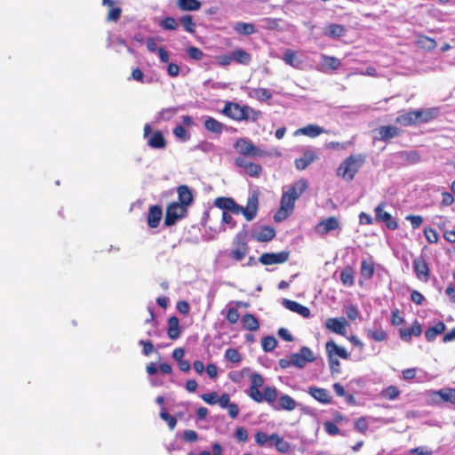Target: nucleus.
I'll return each mask as SVG.
<instances>
[{"label": "nucleus", "instance_id": "obj_1", "mask_svg": "<svg viewBox=\"0 0 455 455\" xmlns=\"http://www.w3.org/2000/svg\"><path fill=\"white\" fill-rule=\"evenodd\" d=\"M307 181L304 179H300L283 193L280 207L274 216L276 222L283 221L292 213L296 201L307 190Z\"/></svg>", "mask_w": 455, "mask_h": 455}, {"label": "nucleus", "instance_id": "obj_2", "mask_svg": "<svg viewBox=\"0 0 455 455\" xmlns=\"http://www.w3.org/2000/svg\"><path fill=\"white\" fill-rule=\"evenodd\" d=\"M251 385L248 395L256 403L266 402L268 404L275 403L278 397V390L274 386H267L263 389V393L259 388L264 385V378L258 372H253L250 376Z\"/></svg>", "mask_w": 455, "mask_h": 455}, {"label": "nucleus", "instance_id": "obj_3", "mask_svg": "<svg viewBox=\"0 0 455 455\" xmlns=\"http://www.w3.org/2000/svg\"><path fill=\"white\" fill-rule=\"evenodd\" d=\"M222 113L229 118L235 121H251L256 122L260 112L249 106H241L238 103L227 102L222 109Z\"/></svg>", "mask_w": 455, "mask_h": 455}, {"label": "nucleus", "instance_id": "obj_4", "mask_svg": "<svg viewBox=\"0 0 455 455\" xmlns=\"http://www.w3.org/2000/svg\"><path fill=\"white\" fill-rule=\"evenodd\" d=\"M365 160L366 156L363 154L349 156L338 167L337 175L348 182L352 181Z\"/></svg>", "mask_w": 455, "mask_h": 455}, {"label": "nucleus", "instance_id": "obj_5", "mask_svg": "<svg viewBox=\"0 0 455 455\" xmlns=\"http://www.w3.org/2000/svg\"><path fill=\"white\" fill-rule=\"evenodd\" d=\"M327 359L331 376L340 372V363L337 357L347 360L348 352L342 347L338 346L333 340H329L325 344Z\"/></svg>", "mask_w": 455, "mask_h": 455}, {"label": "nucleus", "instance_id": "obj_6", "mask_svg": "<svg viewBox=\"0 0 455 455\" xmlns=\"http://www.w3.org/2000/svg\"><path fill=\"white\" fill-rule=\"evenodd\" d=\"M232 246L228 258L235 261L243 260L250 250L247 243V234L245 232L237 233L233 239Z\"/></svg>", "mask_w": 455, "mask_h": 455}, {"label": "nucleus", "instance_id": "obj_7", "mask_svg": "<svg viewBox=\"0 0 455 455\" xmlns=\"http://www.w3.org/2000/svg\"><path fill=\"white\" fill-rule=\"evenodd\" d=\"M235 148L243 156L259 158L267 155L264 150L255 146L251 140L243 138L238 139L236 140Z\"/></svg>", "mask_w": 455, "mask_h": 455}, {"label": "nucleus", "instance_id": "obj_8", "mask_svg": "<svg viewBox=\"0 0 455 455\" xmlns=\"http://www.w3.org/2000/svg\"><path fill=\"white\" fill-rule=\"evenodd\" d=\"M143 132L144 138L148 140L147 143L149 148L162 149L166 147L167 142L161 131L157 130L152 132L151 126L147 124L144 126Z\"/></svg>", "mask_w": 455, "mask_h": 455}, {"label": "nucleus", "instance_id": "obj_9", "mask_svg": "<svg viewBox=\"0 0 455 455\" xmlns=\"http://www.w3.org/2000/svg\"><path fill=\"white\" fill-rule=\"evenodd\" d=\"M188 214V209L178 204L171 203L166 208L164 225L166 227L173 226L179 220L185 218Z\"/></svg>", "mask_w": 455, "mask_h": 455}, {"label": "nucleus", "instance_id": "obj_10", "mask_svg": "<svg viewBox=\"0 0 455 455\" xmlns=\"http://www.w3.org/2000/svg\"><path fill=\"white\" fill-rule=\"evenodd\" d=\"M291 363L297 368H303L307 363L315 360V355L308 347H302L299 353L291 354Z\"/></svg>", "mask_w": 455, "mask_h": 455}, {"label": "nucleus", "instance_id": "obj_11", "mask_svg": "<svg viewBox=\"0 0 455 455\" xmlns=\"http://www.w3.org/2000/svg\"><path fill=\"white\" fill-rule=\"evenodd\" d=\"M290 251H283L280 252H264L260 255L259 260L262 265L269 266L282 264L289 259Z\"/></svg>", "mask_w": 455, "mask_h": 455}, {"label": "nucleus", "instance_id": "obj_12", "mask_svg": "<svg viewBox=\"0 0 455 455\" xmlns=\"http://www.w3.org/2000/svg\"><path fill=\"white\" fill-rule=\"evenodd\" d=\"M385 205L386 204L384 202H381L375 208V219L377 221L384 222L388 229L395 230L398 228V223L389 212L384 211Z\"/></svg>", "mask_w": 455, "mask_h": 455}, {"label": "nucleus", "instance_id": "obj_13", "mask_svg": "<svg viewBox=\"0 0 455 455\" xmlns=\"http://www.w3.org/2000/svg\"><path fill=\"white\" fill-rule=\"evenodd\" d=\"M412 267L416 277L422 281L427 282L430 275V269L426 259L422 257L416 258L412 260Z\"/></svg>", "mask_w": 455, "mask_h": 455}, {"label": "nucleus", "instance_id": "obj_14", "mask_svg": "<svg viewBox=\"0 0 455 455\" xmlns=\"http://www.w3.org/2000/svg\"><path fill=\"white\" fill-rule=\"evenodd\" d=\"M214 206L224 212H230L234 214H240V205L231 197L220 196L213 202Z\"/></svg>", "mask_w": 455, "mask_h": 455}, {"label": "nucleus", "instance_id": "obj_15", "mask_svg": "<svg viewBox=\"0 0 455 455\" xmlns=\"http://www.w3.org/2000/svg\"><path fill=\"white\" fill-rule=\"evenodd\" d=\"M339 228L340 223L339 220L336 217L331 216L317 223L315 230L318 235H325L329 232L339 229Z\"/></svg>", "mask_w": 455, "mask_h": 455}, {"label": "nucleus", "instance_id": "obj_16", "mask_svg": "<svg viewBox=\"0 0 455 455\" xmlns=\"http://www.w3.org/2000/svg\"><path fill=\"white\" fill-rule=\"evenodd\" d=\"M422 333V326L418 320H415L411 326L403 327L399 330L400 339L405 342H410L411 338L419 337Z\"/></svg>", "mask_w": 455, "mask_h": 455}, {"label": "nucleus", "instance_id": "obj_17", "mask_svg": "<svg viewBox=\"0 0 455 455\" xmlns=\"http://www.w3.org/2000/svg\"><path fill=\"white\" fill-rule=\"evenodd\" d=\"M318 158L316 151L306 149L300 157L295 159L294 164L298 170L303 171Z\"/></svg>", "mask_w": 455, "mask_h": 455}, {"label": "nucleus", "instance_id": "obj_18", "mask_svg": "<svg viewBox=\"0 0 455 455\" xmlns=\"http://www.w3.org/2000/svg\"><path fill=\"white\" fill-rule=\"evenodd\" d=\"M235 164L243 169L251 177H259L262 172L261 165L247 161L244 157H236Z\"/></svg>", "mask_w": 455, "mask_h": 455}, {"label": "nucleus", "instance_id": "obj_19", "mask_svg": "<svg viewBox=\"0 0 455 455\" xmlns=\"http://www.w3.org/2000/svg\"><path fill=\"white\" fill-rule=\"evenodd\" d=\"M258 204V196L256 195L251 196L249 197L245 208L240 205V214L242 213L247 221L252 220L257 215Z\"/></svg>", "mask_w": 455, "mask_h": 455}, {"label": "nucleus", "instance_id": "obj_20", "mask_svg": "<svg viewBox=\"0 0 455 455\" xmlns=\"http://www.w3.org/2000/svg\"><path fill=\"white\" fill-rule=\"evenodd\" d=\"M347 324V323L345 318L332 317V318L327 319V321L325 323V327L336 334L344 336L347 333V329H346Z\"/></svg>", "mask_w": 455, "mask_h": 455}, {"label": "nucleus", "instance_id": "obj_21", "mask_svg": "<svg viewBox=\"0 0 455 455\" xmlns=\"http://www.w3.org/2000/svg\"><path fill=\"white\" fill-rule=\"evenodd\" d=\"M163 217V211L159 205H150L147 215V223L150 228H156L159 226Z\"/></svg>", "mask_w": 455, "mask_h": 455}, {"label": "nucleus", "instance_id": "obj_22", "mask_svg": "<svg viewBox=\"0 0 455 455\" xmlns=\"http://www.w3.org/2000/svg\"><path fill=\"white\" fill-rule=\"evenodd\" d=\"M275 235L276 233L274 228L262 226L252 233V237L258 242L266 243L271 241Z\"/></svg>", "mask_w": 455, "mask_h": 455}, {"label": "nucleus", "instance_id": "obj_23", "mask_svg": "<svg viewBox=\"0 0 455 455\" xmlns=\"http://www.w3.org/2000/svg\"><path fill=\"white\" fill-rule=\"evenodd\" d=\"M178 202L173 203L182 205L187 209L192 204L193 195L192 191L189 189L188 186L181 185L178 188Z\"/></svg>", "mask_w": 455, "mask_h": 455}, {"label": "nucleus", "instance_id": "obj_24", "mask_svg": "<svg viewBox=\"0 0 455 455\" xmlns=\"http://www.w3.org/2000/svg\"><path fill=\"white\" fill-rule=\"evenodd\" d=\"M275 410L293 411L296 408V401L288 395H282L278 398L277 404H270Z\"/></svg>", "mask_w": 455, "mask_h": 455}, {"label": "nucleus", "instance_id": "obj_25", "mask_svg": "<svg viewBox=\"0 0 455 455\" xmlns=\"http://www.w3.org/2000/svg\"><path fill=\"white\" fill-rule=\"evenodd\" d=\"M283 305L289 310L295 312L303 317H309L310 316V309L301 304H299L297 301L290 300L287 299H284L283 301Z\"/></svg>", "mask_w": 455, "mask_h": 455}, {"label": "nucleus", "instance_id": "obj_26", "mask_svg": "<svg viewBox=\"0 0 455 455\" xmlns=\"http://www.w3.org/2000/svg\"><path fill=\"white\" fill-rule=\"evenodd\" d=\"M181 334V330L180 326V321L177 316L172 315L169 317L167 322V335L172 339L176 340L180 338Z\"/></svg>", "mask_w": 455, "mask_h": 455}, {"label": "nucleus", "instance_id": "obj_27", "mask_svg": "<svg viewBox=\"0 0 455 455\" xmlns=\"http://www.w3.org/2000/svg\"><path fill=\"white\" fill-rule=\"evenodd\" d=\"M439 113V109L437 108H427V109H418L417 110V124L422 123L427 124L433 121Z\"/></svg>", "mask_w": 455, "mask_h": 455}, {"label": "nucleus", "instance_id": "obj_28", "mask_svg": "<svg viewBox=\"0 0 455 455\" xmlns=\"http://www.w3.org/2000/svg\"><path fill=\"white\" fill-rule=\"evenodd\" d=\"M446 330V325L443 322L440 321L434 326L428 327L425 331V339L427 342H433L436 337L443 334Z\"/></svg>", "mask_w": 455, "mask_h": 455}, {"label": "nucleus", "instance_id": "obj_29", "mask_svg": "<svg viewBox=\"0 0 455 455\" xmlns=\"http://www.w3.org/2000/svg\"><path fill=\"white\" fill-rule=\"evenodd\" d=\"M378 132L379 134V140H380L382 141H387L390 139L397 137L401 133V130L398 127L393 126V125L380 126L378 129Z\"/></svg>", "mask_w": 455, "mask_h": 455}, {"label": "nucleus", "instance_id": "obj_30", "mask_svg": "<svg viewBox=\"0 0 455 455\" xmlns=\"http://www.w3.org/2000/svg\"><path fill=\"white\" fill-rule=\"evenodd\" d=\"M308 394L322 403L328 404L331 402V395L324 388L311 387L308 389Z\"/></svg>", "mask_w": 455, "mask_h": 455}, {"label": "nucleus", "instance_id": "obj_31", "mask_svg": "<svg viewBox=\"0 0 455 455\" xmlns=\"http://www.w3.org/2000/svg\"><path fill=\"white\" fill-rule=\"evenodd\" d=\"M233 61L239 65L248 66L251 62V55L242 48L232 51Z\"/></svg>", "mask_w": 455, "mask_h": 455}, {"label": "nucleus", "instance_id": "obj_32", "mask_svg": "<svg viewBox=\"0 0 455 455\" xmlns=\"http://www.w3.org/2000/svg\"><path fill=\"white\" fill-rule=\"evenodd\" d=\"M395 123L403 126H412L417 124V110L409 111L398 116L395 119Z\"/></svg>", "mask_w": 455, "mask_h": 455}, {"label": "nucleus", "instance_id": "obj_33", "mask_svg": "<svg viewBox=\"0 0 455 455\" xmlns=\"http://www.w3.org/2000/svg\"><path fill=\"white\" fill-rule=\"evenodd\" d=\"M375 267L374 262L371 258L368 259H363L361 262L360 273L365 280H370L374 275Z\"/></svg>", "mask_w": 455, "mask_h": 455}, {"label": "nucleus", "instance_id": "obj_34", "mask_svg": "<svg viewBox=\"0 0 455 455\" xmlns=\"http://www.w3.org/2000/svg\"><path fill=\"white\" fill-rule=\"evenodd\" d=\"M204 128L210 132L221 134L224 124L212 116H207L204 120Z\"/></svg>", "mask_w": 455, "mask_h": 455}, {"label": "nucleus", "instance_id": "obj_35", "mask_svg": "<svg viewBox=\"0 0 455 455\" xmlns=\"http://www.w3.org/2000/svg\"><path fill=\"white\" fill-rule=\"evenodd\" d=\"M323 132V129L315 124H307L296 131L297 134H302L310 138H315Z\"/></svg>", "mask_w": 455, "mask_h": 455}, {"label": "nucleus", "instance_id": "obj_36", "mask_svg": "<svg viewBox=\"0 0 455 455\" xmlns=\"http://www.w3.org/2000/svg\"><path fill=\"white\" fill-rule=\"evenodd\" d=\"M271 441L274 443L276 450L281 453H288L291 449V444L284 441L278 434L273 433L270 435Z\"/></svg>", "mask_w": 455, "mask_h": 455}, {"label": "nucleus", "instance_id": "obj_37", "mask_svg": "<svg viewBox=\"0 0 455 455\" xmlns=\"http://www.w3.org/2000/svg\"><path fill=\"white\" fill-rule=\"evenodd\" d=\"M242 323L245 330L254 331L259 328V320L254 315L247 313L242 317Z\"/></svg>", "mask_w": 455, "mask_h": 455}, {"label": "nucleus", "instance_id": "obj_38", "mask_svg": "<svg viewBox=\"0 0 455 455\" xmlns=\"http://www.w3.org/2000/svg\"><path fill=\"white\" fill-rule=\"evenodd\" d=\"M234 30L239 35L251 36L257 32V29L252 23L236 22L234 25Z\"/></svg>", "mask_w": 455, "mask_h": 455}, {"label": "nucleus", "instance_id": "obj_39", "mask_svg": "<svg viewBox=\"0 0 455 455\" xmlns=\"http://www.w3.org/2000/svg\"><path fill=\"white\" fill-rule=\"evenodd\" d=\"M355 271L352 267L347 266L342 269L340 272V281L341 283L347 287H351L355 283L354 280Z\"/></svg>", "mask_w": 455, "mask_h": 455}, {"label": "nucleus", "instance_id": "obj_40", "mask_svg": "<svg viewBox=\"0 0 455 455\" xmlns=\"http://www.w3.org/2000/svg\"><path fill=\"white\" fill-rule=\"evenodd\" d=\"M178 7L182 11H197L201 8V2L198 0H177Z\"/></svg>", "mask_w": 455, "mask_h": 455}, {"label": "nucleus", "instance_id": "obj_41", "mask_svg": "<svg viewBox=\"0 0 455 455\" xmlns=\"http://www.w3.org/2000/svg\"><path fill=\"white\" fill-rule=\"evenodd\" d=\"M184 30L188 33L194 34L196 32V24L194 21L193 16L190 14L183 15L179 20Z\"/></svg>", "mask_w": 455, "mask_h": 455}, {"label": "nucleus", "instance_id": "obj_42", "mask_svg": "<svg viewBox=\"0 0 455 455\" xmlns=\"http://www.w3.org/2000/svg\"><path fill=\"white\" fill-rule=\"evenodd\" d=\"M346 34V28L343 25L330 24L326 28L325 35L330 37H341Z\"/></svg>", "mask_w": 455, "mask_h": 455}, {"label": "nucleus", "instance_id": "obj_43", "mask_svg": "<svg viewBox=\"0 0 455 455\" xmlns=\"http://www.w3.org/2000/svg\"><path fill=\"white\" fill-rule=\"evenodd\" d=\"M366 334L368 338L377 342L384 341L387 338L386 331L381 327L367 330Z\"/></svg>", "mask_w": 455, "mask_h": 455}, {"label": "nucleus", "instance_id": "obj_44", "mask_svg": "<svg viewBox=\"0 0 455 455\" xmlns=\"http://www.w3.org/2000/svg\"><path fill=\"white\" fill-rule=\"evenodd\" d=\"M400 393L401 392L396 386H388L381 391L380 395L384 399L393 401L398 398Z\"/></svg>", "mask_w": 455, "mask_h": 455}, {"label": "nucleus", "instance_id": "obj_45", "mask_svg": "<svg viewBox=\"0 0 455 455\" xmlns=\"http://www.w3.org/2000/svg\"><path fill=\"white\" fill-rule=\"evenodd\" d=\"M323 63L331 70H337L341 66L340 60L333 56L322 55Z\"/></svg>", "mask_w": 455, "mask_h": 455}, {"label": "nucleus", "instance_id": "obj_46", "mask_svg": "<svg viewBox=\"0 0 455 455\" xmlns=\"http://www.w3.org/2000/svg\"><path fill=\"white\" fill-rule=\"evenodd\" d=\"M224 357L227 361L233 363H239L242 361V355L236 348L229 347L225 351Z\"/></svg>", "mask_w": 455, "mask_h": 455}, {"label": "nucleus", "instance_id": "obj_47", "mask_svg": "<svg viewBox=\"0 0 455 455\" xmlns=\"http://www.w3.org/2000/svg\"><path fill=\"white\" fill-rule=\"evenodd\" d=\"M283 60L289 66L293 68H298L299 62H296V52L291 49H288L284 52L283 55Z\"/></svg>", "mask_w": 455, "mask_h": 455}, {"label": "nucleus", "instance_id": "obj_48", "mask_svg": "<svg viewBox=\"0 0 455 455\" xmlns=\"http://www.w3.org/2000/svg\"><path fill=\"white\" fill-rule=\"evenodd\" d=\"M262 348L266 352L274 350L277 346V340L274 336H266L262 339Z\"/></svg>", "mask_w": 455, "mask_h": 455}, {"label": "nucleus", "instance_id": "obj_49", "mask_svg": "<svg viewBox=\"0 0 455 455\" xmlns=\"http://www.w3.org/2000/svg\"><path fill=\"white\" fill-rule=\"evenodd\" d=\"M160 27L165 30H176L178 22L173 17H166L161 20Z\"/></svg>", "mask_w": 455, "mask_h": 455}, {"label": "nucleus", "instance_id": "obj_50", "mask_svg": "<svg viewBox=\"0 0 455 455\" xmlns=\"http://www.w3.org/2000/svg\"><path fill=\"white\" fill-rule=\"evenodd\" d=\"M418 44L428 50H433L436 47V42L435 39L422 35L418 36Z\"/></svg>", "mask_w": 455, "mask_h": 455}, {"label": "nucleus", "instance_id": "obj_51", "mask_svg": "<svg viewBox=\"0 0 455 455\" xmlns=\"http://www.w3.org/2000/svg\"><path fill=\"white\" fill-rule=\"evenodd\" d=\"M178 109V108L173 107L164 108L159 112L158 118L160 120L169 121L177 114Z\"/></svg>", "mask_w": 455, "mask_h": 455}, {"label": "nucleus", "instance_id": "obj_52", "mask_svg": "<svg viewBox=\"0 0 455 455\" xmlns=\"http://www.w3.org/2000/svg\"><path fill=\"white\" fill-rule=\"evenodd\" d=\"M255 97L259 101H267L272 98L271 92L267 88H257L254 90Z\"/></svg>", "mask_w": 455, "mask_h": 455}, {"label": "nucleus", "instance_id": "obj_53", "mask_svg": "<svg viewBox=\"0 0 455 455\" xmlns=\"http://www.w3.org/2000/svg\"><path fill=\"white\" fill-rule=\"evenodd\" d=\"M424 235L429 243H436L439 240L438 233L430 227L424 228Z\"/></svg>", "mask_w": 455, "mask_h": 455}, {"label": "nucleus", "instance_id": "obj_54", "mask_svg": "<svg viewBox=\"0 0 455 455\" xmlns=\"http://www.w3.org/2000/svg\"><path fill=\"white\" fill-rule=\"evenodd\" d=\"M172 132L174 136L182 141H187L190 138L187 130L180 124L175 126Z\"/></svg>", "mask_w": 455, "mask_h": 455}, {"label": "nucleus", "instance_id": "obj_55", "mask_svg": "<svg viewBox=\"0 0 455 455\" xmlns=\"http://www.w3.org/2000/svg\"><path fill=\"white\" fill-rule=\"evenodd\" d=\"M438 394L443 401L451 402V403L455 404V389L449 388L446 390H440Z\"/></svg>", "mask_w": 455, "mask_h": 455}, {"label": "nucleus", "instance_id": "obj_56", "mask_svg": "<svg viewBox=\"0 0 455 455\" xmlns=\"http://www.w3.org/2000/svg\"><path fill=\"white\" fill-rule=\"evenodd\" d=\"M369 425L365 417L357 419L355 422V429L359 433L365 434L368 430Z\"/></svg>", "mask_w": 455, "mask_h": 455}, {"label": "nucleus", "instance_id": "obj_57", "mask_svg": "<svg viewBox=\"0 0 455 455\" xmlns=\"http://www.w3.org/2000/svg\"><path fill=\"white\" fill-rule=\"evenodd\" d=\"M187 53L189 56V58L195 60H201L204 57V52L196 46H189L187 49Z\"/></svg>", "mask_w": 455, "mask_h": 455}, {"label": "nucleus", "instance_id": "obj_58", "mask_svg": "<svg viewBox=\"0 0 455 455\" xmlns=\"http://www.w3.org/2000/svg\"><path fill=\"white\" fill-rule=\"evenodd\" d=\"M239 317H240V314H239L237 308L229 307L228 309L226 318L231 324L236 323L239 320Z\"/></svg>", "mask_w": 455, "mask_h": 455}, {"label": "nucleus", "instance_id": "obj_59", "mask_svg": "<svg viewBox=\"0 0 455 455\" xmlns=\"http://www.w3.org/2000/svg\"><path fill=\"white\" fill-rule=\"evenodd\" d=\"M233 61L232 52L230 54H222L216 57V63L220 67L229 66Z\"/></svg>", "mask_w": 455, "mask_h": 455}, {"label": "nucleus", "instance_id": "obj_60", "mask_svg": "<svg viewBox=\"0 0 455 455\" xmlns=\"http://www.w3.org/2000/svg\"><path fill=\"white\" fill-rule=\"evenodd\" d=\"M122 14V9L120 7H112L109 8V11L108 12L107 20L108 21H115L116 22Z\"/></svg>", "mask_w": 455, "mask_h": 455}, {"label": "nucleus", "instance_id": "obj_61", "mask_svg": "<svg viewBox=\"0 0 455 455\" xmlns=\"http://www.w3.org/2000/svg\"><path fill=\"white\" fill-rule=\"evenodd\" d=\"M160 417L162 419H164V421L167 422L169 427L171 430H173L177 425V420L176 419L172 416L171 414H169L168 412H166L165 411H161L160 413Z\"/></svg>", "mask_w": 455, "mask_h": 455}, {"label": "nucleus", "instance_id": "obj_62", "mask_svg": "<svg viewBox=\"0 0 455 455\" xmlns=\"http://www.w3.org/2000/svg\"><path fill=\"white\" fill-rule=\"evenodd\" d=\"M325 432L330 435H336L339 434V428L334 422L326 421L323 424Z\"/></svg>", "mask_w": 455, "mask_h": 455}, {"label": "nucleus", "instance_id": "obj_63", "mask_svg": "<svg viewBox=\"0 0 455 455\" xmlns=\"http://www.w3.org/2000/svg\"><path fill=\"white\" fill-rule=\"evenodd\" d=\"M267 441H271V438L266 433L259 431L255 434V442L258 445L264 446Z\"/></svg>", "mask_w": 455, "mask_h": 455}, {"label": "nucleus", "instance_id": "obj_64", "mask_svg": "<svg viewBox=\"0 0 455 455\" xmlns=\"http://www.w3.org/2000/svg\"><path fill=\"white\" fill-rule=\"evenodd\" d=\"M212 454L209 451H202L198 455H222V447L219 443L212 446Z\"/></svg>", "mask_w": 455, "mask_h": 455}]
</instances>
